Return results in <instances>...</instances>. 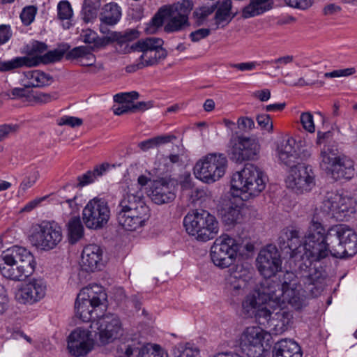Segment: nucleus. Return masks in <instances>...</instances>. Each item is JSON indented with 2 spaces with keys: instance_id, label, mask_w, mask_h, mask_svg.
Wrapping results in <instances>:
<instances>
[{
  "instance_id": "1",
  "label": "nucleus",
  "mask_w": 357,
  "mask_h": 357,
  "mask_svg": "<svg viewBox=\"0 0 357 357\" xmlns=\"http://www.w3.org/2000/svg\"><path fill=\"white\" fill-rule=\"evenodd\" d=\"M310 296V292L299 284L298 277L287 271L281 284L266 281L245 296L241 304L242 312L248 317H255L273 335H280L289 328L293 319L291 312L286 308L287 304L300 310L307 305Z\"/></svg>"
},
{
  "instance_id": "2",
  "label": "nucleus",
  "mask_w": 357,
  "mask_h": 357,
  "mask_svg": "<svg viewBox=\"0 0 357 357\" xmlns=\"http://www.w3.org/2000/svg\"><path fill=\"white\" fill-rule=\"evenodd\" d=\"M283 233L287 239V246L291 250L290 257L298 266L301 273L298 280L302 282L305 289L312 296L316 295L320 273L314 267V261H319L329 255H332V248L326 238V231L320 220L315 215L312 218L303 244H301L300 231L293 227L284 229Z\"/></svg>"
},
{
  "instance_id": "3",
  "label": "nucleus",
  "mask_w": 357,
  "mask_h": 357,
  "mask_svg": "<svg viewBox=\"0 0 357 357\" xmlns=\"http://www.w3.org/2000/svg\"><path fill=\"white\" fill-rule=\"evenodd\" d=\"M267 178L264 172L253 165H247L233 174L231 192L234 197L249 200L258 197L266 188Z\"/></svg>"
},
{
  "instance_id": "4",
  "label": "nucleus",
  "mask_w": 357,
  "mask_h": 357,
  "mask_svg": "<svg viewBox=\"0 0 357 357\" xmlns=\"http://www.w3.org/2000/svg\"><path fill=\"white\" fill-rule=\"evenodd\" d=\"M106 300L101 286L92 284L82 289L75 303V316L84 322L96 320L106 309Z\"/></svg>"
},
{
  "instance_id": "5",
  "label": "nucleus",
  "mask_w": 357,
  "mask_h": 357,
  "mask_svg": "<svg viewBox=\"0 0 357 357\" xmlns=\"http://www.w3.org/2000/svg\"><path fill=\"white\" fill-rule=\"evenodd\" d=\"M187 233L199 241L213 239L219 231V223L215 217L206 211L189 212L183 219Z\"/></svg>"
},
{
  "instance_id": "6",
  "label": "nucleus",
  "mask_w": 357,
  "mask_h": 357,
  "mask_svg": "<svg viewBox=\"0 0 357 357\" xmlns=\"http://www.w3.org/2000/svg\"><path fill=\"white\" fill-rule=\"evenodd\" d=\"M326 238L332 248V256L335 257H352L357 252V234L346 225L339 224L329 227Z\"/></svg>"
},
{
  "instance_id": "7",
  "label": "nucleus",
  "mask_w": 357,
  "mask_h": 357,
  "mask_svg": "<svg viewBox=\"0 0 357 357\" xmlns=\"http://www.w3.org/2000/svg\"><path fill=\"white\" fill-rule=\"evenodd\" d=\"M227 159L223 153H212L199 158L194 167V174L206 183H213L225 174Z\"/></svg>"
},
{
  "instance_id": "8",
  "label": "nucleus",
  "mask_w": 357,
  "mask_h": 357,
  "mask_svg": "<svg viewBox=\"0 0 357 357\" xmlns=\"http://www.w3.org/2000/svg\"><path fill=\"white\" fill-rule=\"evenodd\" d=\"M320 159L321 167L335 180L349 179L355 174L354 161L344 155L330 149H324L321 151Z\"/></svg>"
},
{
  "instance_id": "9",
  "label": "nucleus",
  "mask_w": 357,
  "mask_h": 357,
  "mask_svg": "<svg viewBox=\"0 0 357 357\" xmlns=\"http://www.w3.org/2000/svg\"><path fill=\"white\" fill-rule=\"evenodd\" d=\"M241 244L228 234H222L213 242L210 256L213 264L220 268L229 267L235 261Z\"/></svg>"
},
{
  "instance_id": "10",
  "label": "nucleus",
  "mask_w": 357,
  "mask_h": 357,
  "mask_svg": "<svg viewBox=\"0 0 357 357\" xmlns=\"http://www.w3.org/2000/svg\"><path fill=\"white\" fill-rule=\"evenodd\" d=\"M266 281L270 280H266L259 284H255L252 268L243 264H236L230 268L225 278L227 288L234 296L242 295L245 291L250 289L249 294L255 287L261 286Z\"/></svg>"
},
{
  "instance_id": "11",
  "label": "nucleus",
  "mask_w": 357,
  "mask_h": 357,
  "mask_svg": "<svg viewBox=\"0 0 357 357\" xmlns=\"http://www.w3.org/2000/svg\"><path fill=\"white\" fill-rule=\"evenodd\" d=\"M321 211L337 221L347 220L355 212V202L336 192H328L320 206Z\"/></svg>"
},
{
  "instance_id": "12",
  "label": "nucleus",
  "mask_w": 357,
  "mask_h": 357,
  "mask_svg": "<svg viewBox=\"0 0 357 357\" xmlns=\"http://www.w3.org/2000/svg\"><path fill=\"white\" fill-rule=\"evenodd\" d=\"M29 238L31 244L37 248L50 250L61 241L62 230L54 222H43L32 227Z\"/></svg>"
},
{
  "instance_id": "13",
  "label": "nucleus",
  "mask_w": 357,
  "mask_h": 357,
  "mask_svg": "<svg viewBox=\"0 0 357 357\" xmlns=\"http://www.w3.org/2000/svg\"><path fill=\"white\" fill-rule=\"evenodd\" d=\"M91 328L96 340L102 345L108 344L122 336L123 328L119 317L114 314H101L93 320Z\"/></svg>"
},
{
  "instance_id": "14",
  "label": "nucleus",
  "mask_w": 357,
  "mask_h": 357,
  "mask_svg": "<svg viewBox=\"0 0 357 357\" xmlns=\"http://www.w3.org/2000/svg\"><path fill=\"white\" fill-rule=\"evenodd\" d=\"M110 218V208L107 202L96 197L90 199L82 211V220L86 227L91 229L104 227Z\"/></svg>"
},
{
  "instance_id": "15",
  "label": "nucleus",
  "mask_w": 357,
  "mask_h": 357,
  "mask_svg": "<svg viewBox=\"0 0 357 357\" xmlns=\"http://www.w3.org/2000/svg\"><path fill=\"white\" fill-rule=\"evenodd\" d=\"M269 333L257 326L245 328L239 337V347L248 357H262L266 348L264 342Z\"/></svg>"
},
{
  "instance_id": "16",
  "label": "nucleus",
  "mask_w": 357,
  "mask_h": 357,
  "mask_svg": "<svg viewBox=\"0 0 357 357\" xmlns=\"http://www.w3.org/2000/svg\"><path fill=\"white\" fill-rule=\"evenodd\" d=\"M285 183L287 187L296 194L311 191L315 186V176L312 167L302 162L291 167Z\"/></svg>"
},
{
  "instance_id": "17",
  "label": "nucleus",
  "mask_w": 357,
  "mask_h": 357,
  "mask_svg": "<svg viewBox=\"0 0 357 357\" xmlns=\"http://www.w3.org/2000/svg\"><path fill=\"white\" fill-rule=\"evenodd\" d=\"M303 144L302 141L296 143L292 137L282 141L277 149L280 161L291 168L308 159L312 154L311 149L310 147H303Z\"/></svg>"
},
{
  "instance_id": "18",
  "label": "nucleus",
  "mask_w": 357,
  "mask_h": 357,
  "mask_svg": "<svg viewBox=\"0 0 357 357\" xmlns=\"http://www.w3.org/2000/svg\"><path fill=\"white\" fill-rule=\"evenodd\" d=\"M229 152L231 158L237 162L255 160L259 154L260 144L255 137L233 136Z\"/></svg>"
},
{
  "instance_id": "19",
  "label": "nucleus",
  "mask_w": 357,
  "mask_h": 357,
  "mask_svg": "<svg viewBox=\"0 0 357 357\" xmlns=\"http://www.w3.org/2000/svg\"><path fill=\"white\" fill-rule=\"evenodd\" d=\"M47 289V283L44 279L33 278L17 288L15 297L20 303L31 305L45 298Z\"/></svg>"
},
{
  "instance_id": "20",
  "label": "nucleus",
  "mask_w": 357,
  "mask_h": 357,
  "mask_svg": "<svg viewBox=\"0 0 357 357\" xmlns=\"http://www.w3.org/2000/svg\"><path fill=\"white\" fill-rule=\"evenodd\" d=\"M256 262L259 272L264 278L275 275L282 268L280 252L273 245H268L260 250Z\"/></svg>"
},
{
  "instance_id": "21",
  "label": "nucleus",
  "mask_w": 357,
  "mask_h": 357,
  "mask_svg": "<svg viewBox=\"0 0 357 357\" xmlns=\"http://www.w3.org/2000/svg\"><path fill=\"white\" fill-rule=\"evenodd\" d=\"M94 340L91 331L81 327L73 330L67 339V349L75 357L87 355L93 348Z\"/></svg>"
},
{
  "instance_id": "22",
  "label": "nucleus",
  "mask_w": 357,
  "mask_h": 357,
  "mask_svg": "<svg viewBox=\"0 0 357 357\" xmlns=\"http://www.w3.org/2000/svg\"><path fill=\"white\" fill-rule=\"evenodd\" d=\"M194 7V3L191 0H181L169 6L161 8L159 11L153 17L151 21L146 24L144 31L147 34L155 33L158 28L161 27L165 16L167 14L175 13L181 16L188 17Z\"/></svg>"
},
{
  "instance_id": "23",
  "label": "nucleus",
  "mask_w": 357,
  "mask_h": 357,
  "mask_svg": "<svg viewBox=\"0 0 357 357\" xmlns=\"http://www.w3.org/2000/svg\"><path fill=\"white\" fill-rule=\"evenodd\" d=\"M7 250L12 257L10 259L15 261L26 278L33 274L36 262L34 256L29 250L20 246H13Z\"/></svg>"
},
{
  "instance_id": "24",
  "label": "nucleus",
  "mask_w": 357,
  "mask_h": 357,
  "mask_svg": "<svg viewBox=\"0 0 357 357\" xmlns=\"http://www.w3.org/2000/svg\"><path fill=\"white\" fill-rule=\"evenodd\" d=\"M119 224L126 230L137 231L144 227L149 219L150 211L117 212Z\"/></svg>"
},
{
  "instance_id": "25",
  "label": "nucleus",
  "mask_w": 357,
  "mask_h": 357,
  "mask_svg": "<svg viewBox=\"0 0 357 357\" xmlns=\"http://www.w3.org/2000/svg\"><path fill=\"white\" fill-rule=\"evenodd\" d=\"M149 211V206L145 204L142 190H135L133 186L129 188L128 192L120 200L117 206V212L138 211L140 210Z\"/></svg>"
},
{
  "instance_id": "26",
  "label": "nucleus",
  "mask_w": 357,
  "mask_h": 357,
  "mask_svg": "<svg viewBox=\"0 0 357 357\" xmlns=\"http://www.w3.org/2000/svg\"><path fill=\"white\" fill-rule=\"evenodd\" d=\"M149 195L156 204L169 203L176 197L174 186L164 180L155 181L152 183Z\"/></svg>"
},
{
  "instance_id": "27",
  "label": "nucleus",
  "mask_w": 357,
  "mask_h": 357,
  "mask_svg": "<svg viewBox=\"0 0 357 357\" xmlns=\"http://www.w3.org/2000/svg\"><path fill=\"white\" fill-rule=\"evenodd\" d=\"M102 250L96 244L86 245L82 253L80 264L86 271H94L100 268L102 259Z\"/></svg>"
},
{
  "instance_id": "28",
  "label": "nucleus",
  "mask_w": 357,
  "mask_h": 357,
  "mask_svg": "<svg viewBox=\"0 0 357 357\" xmlns=\"http://www.w3.org/2000/svg\"><path fill=\"white\" fill-rule=\"evenodd\" d=\"M11 255L8 250L3 252L0 257V272L6 278L15 281H22L26 279L20 266L15 260H11Z\"/></svg>"
},
{
  "instance_id": "29",
  "label": "nucleus",
  "mask_w": 357,
  "mask_h": 357,
  "mask_svg": "<svg viewBox=\"0 0 357 357\" xmlns=\"http://www.w3.org/2000/svg\"><path fill=\"white\" fill-rule=\"evenodd\" d=\"M273 353V357H302L300 346L295 341L288 339L278 342Z\"/></svg>"
},
{
  "instance_id": "30",
  "label": "nucleus",
  "mask_w": 357,
  "mask_h": 357,
  "mask_svg": "<svg viewBox=\"0 0 357 357\" xmlns=\"http://www.w3.org/2000/svg\"><path fill=\"white\" fill-rule=\"evenodd\" d=\"M63 56V52L59 50H54L45 52L43 56L29 57L20 56L21 67H35L40 63H49L58 61Z\"/></svg>"
},
{
  "instance_id": "31",
  "label": "nucleus",
  "mask_w": 357,
  "mask_h": 357,
  "mask_svg": "<svg viewBox=\"0 0 357 357\" xmlns=\"http://www.w3.org/2000/svg\"><path fill=\"white\" fill-rule=\"evenodd\" d=\"M23 86L25 87H43L51 83L52 78L45 73L34 70L24 73L22 79Z\"/></svg>"
},
{
  "instance_id": "32",
  "label": "nucleus",
  "mask_w": 357,
  "mask_h": 357,
  "mask_svg": "<svg viewBox=\"0 0 357 357\" xmlns=\"http://www.w3.org/2000/svg\"><path fill=\"white\" fill-rule=\"evenodd\" d=\"M273 6V0H250V3L243 8L242 16L250 18L261 15L271 10Z\"/></svg>"
},
{
  "instance_id": "33",
  "label": "nucleus",
  "mask_w": 357,
  "mask_h": 357,
  "mask_svg": "<svg viewBox=\"0 0 357 357\" xmlns=\"http://www.w3.org/2000/svg\"><path fill=\"white\" fill-rule=\"evenodd\" d=\"M126 354L127 357H168L167 353L158 345H154L151 348L128 346L126 349Z\"/></svg>"
},
{
  "instance_id": "34",
  "label": "nucleus",
  "mask_w": 357,
  "mask_h": 357,
  "mask_svg": "<svg viewBox=\"0 0 357 357\" xmlns=\"http://www.w3.org/2000/svg\"><path fill=\"white\" fill-rule=\"evenodd\" d=\"M138 50L142 52V54L139 56V62L136 64L137 69L153 66L167 56L165 50H151L146 49Z\"/></svg>"
},
{
  "instance_id": "35",
  "label": "nucleus",
  "mask_w": 357,
  "mask_h": 357,
  "mask_svg": "<svg viewBox=\"0 0 357 357\" xmlns=\"http://www.w3.org/2000/svg\"><path fill=\"white\" fill-rule=\"evenodd\" d=\"M167 16L169 17V19L164 27V30L167 33L180 31L190 26L188 17L181 16L175 13L167 14L165 18Z\"/></svg>"
},
{
  "instance_id": "36",
  "label": "nucleus",
  "mask_w": 357,
  "mask_h": 357,
  "mask_svg": "<svg viewBox=\"0 0 357 357\" xmlns=\"http://www.w3.org/2000/svg\"><path fill=\"white\" fill-rule=\"evenodd\" d=\"M231 0L223 1L217 9L215 15V24L214 29H218L220 27L225 26L231 20Z\"/></svg>"
},
{
  "instance_id": "37",
  "label": "nucleus",
  "mask_w": 357,
  "mask_h": 357,
  "mask_svg": "<svg viewBox=\"0 0 357 357\" xmlns=\"http://www.w3.org/2000/svg\"><path fill=\"white\" fill-rule=\"evenodd\" d=\"M243 215L241 208L238 205H231L222 211V222L229 227L234 226L242 222Z\"/></svg>"
},
{
  "instance_id": "38",
  "label": "nucleus",
  "mask_w": 357,
  "mask_h": 357,
  "mask_svg": "<svg viewBox=\"0 0 357 357\" xmlns=\"http://www.w3.org/2000/svg\"><path fill=\"white\" fill-rule=\"evenodd\" d=\"M82 36L84 43L91 44L96 48L105 47L113 42L116 38L115 35L109 36V34L107 36L99 38L97 33L91 29L84 31Z\"/></svg>"
},
{
  "instance_id": "39",
  "label": "nucleus",
  "mask_w": 357,
  "mask_h": 357,
  "mask_svg": "<svg viewBox=\"0 0 357 357\" xmlns=\"http://www.w3.org/2000/svg\"><path fill=\"white\" fill-rule=\"evenodd\" d=\"M69 241L75 243L84 236V228L79 216H75L70 219L67 225Z\"/></svg>"
},
{
  "instance_id": "40",
  "label": "nucleus",
  "mask_w": 357,
  "mask_h": 357,
  "mask_svg": "<svg viewBox=\"0 0 357 357\" xmlns=\"http://www.w3.org/2000/svg\"><path fill=\"white\" fill-rule=\"evenodd\" d=\"M319 75V73L317 72L310 71L305 77H301L298 80H284L283 82L290 86L303 87L315 84L321 86L324 82L318 79Z\"/></svg>"
},
{
  "instance_id": "41",
  "label": "nucleus",
  "mask_w": 357,
  "mask_h": 357,
  "mask_svg": "<svg viewBox=\"0 0 357 357\" xmlns=\"http://www.w3.org/2000/svg\"><path fill=\"white\" fill-rule=\"evenodd\" d=\"M121 15L119 6L116 3H109L105 6L102 13L101 21L107 24L113 25L117 23Z\"/></svg>"
},
{
  "instance_id": "42",
  "label": "nucleus",
  "mask_w": 357,
  "mask_h": 357,
  "mask_svg": "<svg viewBox=\"0 0 357 357\" xmlns=\"http://www.w3.org/2000/svg\"><path fill=\"white\" fill-rule=\"evenodd\" d=\"M57 16L59 20L63 22L64 29H69L71 26L70 22L73 16V11L68 1H61L58 3Z\"/></svg>"
},
{
  "instance_id": "43",
  "label": "nucleus",
  "mask_w": 357,
  "mask_h": 357,
  "mask_svg": "<svg viewBox=\"0 0 357 357\" xmlns=\"http://www.w3.org/2000/svg\"><path fill=\"white\" fill-rule=\"evenodd\" d=\"M175 137L173 135L157 136L139 142L138 147L143 151H147L161 144L170 142Z\"/></svg>"
},
{
  "instance_id": "44",
  "label": "nucleus",
  "mask_w": 357,
  "mask_h": 357,
  "mask_svg": "<svg viewBox=\"0 0 357 357\" xmlns=\"http://www.w3.org/2000/svg\"><path fill=\"white\" fill-rule=\"evenodd\" d=\"M47 49V47L45 43L33 41L24 47L23 53L29 57L43 56Z\"/></svg>"
},
{
  "instance_id": "45",
  "label": "nucleus",
  "mask_w": 357,
  "mask_h": 357,
  "mask_svg": "<svg viewBox=\"0 0 357 357\" xmlns=\"http://www.w3.org/2000/svg\"><path fill=\"white\" fill-rule=\"evenodd\" d=\"M217 6L215 4L197 8L193 12L192 16L195 23L199 26L203 24L207 17L214 12Z\"/></svg>"
},
{
  "instance_id": "46",
  "label": "nucleus",
  "mask_w": 357,
  "mask_h": 357,
  "mask_svg": "<svg viewBox=\"0 0 357 357\" xmlns=\"http://www.w3.org/2000/svg\"><path fill=\"white\" fill-rule=\"evenodd\" d=\"M174 354L176 357H199V349L190 343L179 344L175 349Z\"/></svg>"
},
{
  "instance_id": "47",
  "label": "nucleus",
  "mask_w": 357,
  "mask_h": 357,
  "mask_svg": "<svg viewBox=\"0 0 357 357\" xmlns=\"http://www.w3.org/2000/svg\"><path fill=\"white\" fill-rule=\"evenodd\" d=\"M162 45L163 40L161 38L151 37L139 40L137 43V48L138 50H163L162 48Z\"/></svg>"
},
{
  "instance_id": "48",
  "label": "nucleus",
  "mask_w": 357,
  "mask_h": 357,
  "mask_svg": "<svg viewBox=\"0 0 357 357\" xmlns=\"http://www.w3.org/2000/svg\"><path fill=\"white\" fill-rule=\"evenodd\" d=\"M30 93L31 91L28 87H16L10 90L3 91L1 93V96L3 98L20 99L23 98H29Z\"/></svg>"
},
{
  "instance_id": "49",
  "label": "nucleus",
  "mask_w": 357,
  "mask_h": 357,
  "mask_svg": "<svg viewBox=\"0 0 357 357\" xmlns=\"http://www.w3.org/2000/svg\"><path fill=\"white\" fill-rule=\"evenodd\" d=\"M79 196L77 195H74L73 197H62L63 200L60 202L63 208L70 210V213H77L80 208V204L77 202Z\"/></svg>"
},
{
  "instance_id": "50",
  "label": "nucleus",
  "mask_w": 357,
  "mask_h": 357,
  "mask_svg": "<svg viewBox=\"0 0 357 357\" xmlns=\"http://www.w3.org/2000/svg\"><path fill=\"white\" fill-rule=\"evenodd\" d=\"M115 35L116 38L114 40H117L119 43H123L129 42L137 38L139 36V33L135 29H129L123 33H118L112 32L109 33V36Z\"/></svg>"
},
{
  "instance_id": "51",
  "label": "nucleus",
  "mask_w": 357,
  "mask_h": 357,
  "mask_svg": "<svg viewBox=\"0 0 357 357\" xmlns=\"http://www.w3.org/2000/svg\"><path fill=\"white\" fill-rule=\"evenodd\" d=\"M40 176L38 170H37L36 168L31 169L29 172L28 173V175L24 178L23 181L20 184V190L22 191H26L27 189L32 187L37 180L38 179Z\"/></svg>"
},
{
  "instance_id": "52",
  "label": "nucleus",
  "mask_w": 357,
  "mask_h": 357,
  "mask_svg": "<svg viewBox=\"0 0 357 357\" xmlns=\"http://www.w3.org/2000/svg\"><path fill=\"white\" fill-rule=\"evenodd\" d=\"M37 13V8L34 6H28L23 8L20 13V19L23 24L28 26L31 24Z\"/></svg>"
},
{
  "instance_id": "53",
  "label": "nucleus",
  "mask_w": 357,
  "mask_h": 357,
  "mask_svg": "<svg viewBox=\"0 0 357 357\" xmlns=\"http://www.w3.org/2000/svg\"><path fill=\"white\" fill-rule=\"evenodd\" d=\"M300 121L305 131L310 133H314L315 132L314 117L310 112H303L300 116Z\"/></svg>"
},
{
  "instance_id": "54",
  "label": "nucleus",
  "mask_w": 357,
  "mask_h": 357,
  "mask_svg": "<svg viewBox=\"0 0 357 357\" xmlns=\"http://www.w3.org/2000/svg\"><path fill=\"white\" fill-rule=\"evenodd\" d=\"M21 67L20 56L15 57L8 61H1L0 59V71H10Z\"/></svg>"
},
{
  "instance_id": "55",
  "label": "nucleus",
  "mask_w": 357,
  "mask_h": 357,
  "mask_svg": "<svg viewBox=\"0 0 357 357\" xmlns=\"http://www.w3.org/2000/svg\"><path fill=\"white\" fill-rule=\"evenodd\" d=\"M139 93L136 91L119 93L114 96V100L119 103L123 104L127 102H132L133 100L137 99Z\"/></svg>"
},
{
  "instance_id": "56",
  "label": "nucleus",
  "mask_w": 357,
  "mask_h": 357,
  "mask_svg": "<svg viewBox=\"0 0 357 357\" xmlns=\"http://www.w3.org/2000/svg\"><path fill=\"white\" fill-rule=\"evenodd\" d=\"M258 125L261 129L271 132L273 130V125L270 115L266 114H259L257 117Z\"/></svg>"
},
{
  "instance_id": "57",
  "label": "nucleus",
  "mask_w": 357,
  "mask_h": 357,
  "mask_svg": "<svg viewBox=\"0 0 357 357\" xmlns=\"http://www.w3.org/2000/svg\"><path fill=\"white\" fill-rule=\"evenodd\" d=\"M355 73V68H347L344 69L335 70L329 73H324V76L326 78H336L341 77H348L354 75Z\"/></svg>"
},
{
  "instance_id": "58",
  "label": "nucleus",
  "mask_w": 357,
  "mask_h": 357,
  "mask_svg": "<svg viewBox=\"0 0 357 357\" xmlns=\"http://www.w3.org/2000/svg\"><path fill=\"white\" fill-rule=\"evenodd\" d=\"M294 57L292 55H284L278 59L271 61H262L264 64H276L275 69H280L284 66L291 63L294 61Z\"/></svg>"
},
{
  "instance_id": "59",
  "label": "nucleus",
  "mask_w": 357,
  "mask_h": 357,
  "mask_svg": "<svg viewBox=\"0 0 357 357\" xmlns=\"http://www.w3.org/2000/svg\"><path fill=\"white\" fill-rule=\"evenodd\" d=\"M82 122V119L79 118L71 116H63L59 119L58 124L59 126H68L75 128L80 126Z\"/></svg>"
},
{
  "instance_id": "60",
  "label": "nucleus",
  "mask_w": 357,
  "mask_h": 357,
  "mask_svg": "<svg viewBox=\"0 0 357 357\" xmlns=\"http://www.w3.org/2000/svg\"><path fill=\"white\" fill-rule=\"evenodd\" d=\"M89 50L90 48L86 46L77 47L73 48L68 52V57L69 59H78L79 62H80L81 59H83V57L88 53Z\"/></svg>"
},
{
  "instance_id": "61",
  "label": "nucleus",
  "mask_w": 357,
  "mask_h": 357,
  "mask_svg": "<svg viewBox=\"0 0 357 357\" xmlns=\"http://www.w3.org/2000/svg\"><path fill=\"white\" fill-rule=\"evenodd\" d=\"M286 3L292 8L306 10L312 6L313 0H284Z\"/></svg>"
},
{
  "instance_id": "62",
  "label": "nucleus",
  "mask_w": 357,
  "mask_h": 357,
  "mask_svg": "<svg viewBox=\"0 0 357 357\" xmlns=\"http://www.w3.org/2000/svg\"><path fill=\"white\" fill-rule=\"evenodd\" d=\"M238 128L243 131H250L255 128V122L252 119L248 116H241L237 120Z\"/></svg>"
},
{
  "instance_id": "63",
  "label": "nucleus",
  "mask_w": 357,
  "mask_h": 357,
  "mask_svg": "<svg viewBox=\"0 0 357 357\" xmlns=\"http://www.w3.org/2000/svg\"><path fill=\"white\" fill-rule=\"evenodd\" d=\"M96 180L93 171H88L77 177V186L84 187L93 183Z\"/></svg>"
},
{
  "instance_id": "64",
  "label": "nucleus",
  "mask_w": 357,
  "mask_h": 357,
  "mask_svg": "<svg viewBox=\"0 0 357 357\" xmlns=\"http://www.w3.org/2000/svg\"><path fill=\"white\" fill-rule=\"evenodd\" d=\"M13 33L10 25H0V45L6 44L12 37Z\"/></svg>"
}]
</instances>
